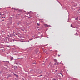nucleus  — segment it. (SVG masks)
<instances>
[{
    "instance_id": "nucleus-17",
    "label": "nucleus",
    "mask_w": 80,
    "mask_h": 80,
    "mask_svg": "<svg viewBox=\"0 0 80 80\" xmlns=\"http://www.w3.org/2000/svg\"><path fill=\"white\" fill-rule=\"evenodd\" d=\"M41 73H42V71L40 72L39 73V74H41Z\"/></svg>"
},
{
    "instance_id": "nucleus-27",
    "label": "nucleus",
    "mask_w": 80,
    "mask_h": 80,
    "mask_svg": "<svg viewBox=\"0 0 80 80\" xmlns=\"http://www.w3.org/2000/svg\"><path fill=\"white\" fill-rule=\"evenodd\" d=\"M42 75H41L39 76V77H42Z\"/></svg>"
},
{
    "instance_id": "nucleus-33",
    "label": "nucleus",
    "mask_w": 80,
    "mask_h": 80,
    "mask_svg": "<svg viewBox=\"0 0 80 80\" xmlns=\"http://www.w3.org/2000/svg\"><path fill=\"white\" fill-rule=\"evenodd\" d=\"M59 63H60V64H61V62H59Z\"/></svg>"
},
{
    "instance_id": "nucleus-40",
    "label": "nucleus",
    "mask_w": 80,
    "mask_h": 80,
    "mask_svg": "<svg viewBox=\"0 0 80 80\" xmlns=\"http://www.w3.org/2000/svg\"><path fill=\"white\" fill-rule=\"evenodd\" d=\"M4 18H5V17H4Z\"/></svg>"
},
{
    "instance_id": "nucleus-45",
    "label": "nucleus",
    "mask_w": 80,
    "mask_h": 80,
    "mask_svg": "<svg viewBox=\"0 0 80 80\" xmlns=\"http://www.w3.org/2000/svg\"><path fill=\"white\" fill-rule=\"evenodd\" d=\"M2 80H3V79Z\"/></svg>"
},
{
    "instance_id": "nucleus-26",
    "label": "nucleus",
    "mask_w": 80,
    "mask_h": 80,
    "mask_svg": "<svg viewBox=\"0 0 80 80\" xmlns=\"http://www.w3.org/2000/svg\"><path fill=\"white\" fill-rule=\"evenodd\" d=\"M16 74H14V75H15V76H16Z\"/></svg>"
},
{
    "instance_id": "nucleus-25",
    "label": "nucleus",
    "mask_w": 80,
    "mask_h": 80,
    "mask_svg": "<svg viewBox=\"0 0 80 80\" xmlns=\"http://www.w3.org/2000/svg\"><path fill=\"white\" fill-rule=\"evenodd\" d=\"M45 38H48V37H45Z\"/></svg>"
},
{
    "instance_id": "nucleus-29",
    "label": "nucleus",
    "mask_w": 80,
    "mask_h": 80,
    "mask_svg": "<svg viewBox=\"0 0 80 80\" xmlns=\"http://www.w3.org/2000/svg\"><path fill=\"white\" fill-rule=\"evenodd\" d=\"M9 76V77H11V76L10 75H9V76Z\"/></svg>"
},
{
    "instance_id": "nucleus-28",
    "label": "nucleus",
    "mask_w": 80,
    "mask_h": 80,
    "mask_svg": "<svg viewBox=\"0 0 80 80\" xmlns=\"http://www.w3.org/2000/svg\"><path fill=\"white\" fill-rule=\"evenodd\" d=\"M4 19H3V20H2V21L3 22V21H4Z\"/></svg>"
},
{
    "instance_id": "nucleus-35",
    "label": "nucleus",
    "mask_w": 80,
    "mask_h": 80,
    "mask_svg": "<svg viewBox=\"0 0 80 80\" xmlns=\"http://www.w3.org/2000/svg\"><path fill=\"white\" fill-rule=\"evenodd\" d=\"M9 77L8 76V78Z\"/></svg>"
},
{
    "instance_id": "nucleus-6",
    "label": "nucleus",
    "mask_w": 80,
    "mask_h": 80,
    "mask_svg": "<svg viewBox=\"0 0 80 80\" xmlns=\"http://www.w3.org/2000/svg\"><path fill=\"white\" fill-rule=\"evenodd\" d=\"M11 60H13V57H11Z\"/></svg>"
},
{
    "instance_id": "nucleus-32",
    "label": "nucleus",
    "mask_w": 80,
    "mask_h": 80,
    "mask_svg": "<svg viewBox=\"0 0 80 80\" xmlns=\"http://www.w3.org/2000/svg\"><path fill=\"white\" fill-rule=\"evenodd\" d=\"M13 40V42H14V41H15V40Z\"/></svg>"
},
{
    "instance_id": "nucleus-2",
    "label": "nucleus",
    "mask_w": 80,
    "mask_h": 80,
    "mask_svg": "<svg viewBox=\"0 0 80 80\" xmlns=\"http://www.w3.org/2000/svg\"><path fill=\"white\" fill-rule=\"evenodd\" d=\"M46 27H51L50 25H47L45 26Z\"/></svg>"
},
{
    "instance_id": "nucleus-44",
    "label": "nucleus",
    "mask_w": 80,
    "mask_h": 80,
    "mask_svg": "<svg viewBox=\"0 0 80 80\" xmlns=\"http://www.w3.org/2000/svg\"><path fill=\"white\" fill-rule=\"evenodd\" d=\"M62 64H63V63H62Z\"/></svg>"
},
{
    "instance_id": "nucleus-39",
    "label": "nucleus",
    "mask_w": 80,
    "mask_h": 80,
    "mask_svg": "<svg viewBox=\"0 0 80 80\" xmlns=\"http://www.w3.org/2000/svg\"><path fill=\"white\" fill-rule=\"evenodd\" d=\"M65 68H64V69H65Z\"/></svg>"
},
{
    "instance_id": "nucleus-19",
    "label": "nucleus",
    "mask_w": 80,
    "mask_h": 80,
    "mask_svg": "<svg viewBox=\"0 0 80 80\" xmlns=\"http://www.w3.org/2000/svg\"><path fill=\"white\" fill-rule=\"evenodd\" d=\"M8 47L9 48H10V46H8Z\"/></svg>"
},
{
    "instance_id": "nucleus-21",
    "label": "nucleus",
    "mask_w": 80,
    "mask_h": 80,
    "mask_svg": "<svg viewBox=\"0 0 80 80\" xmlns=\"http://www.w3.org/2000/svg\"><path fill=\"white\" fill-rule=\"evenodd\" d=\"M74 35H77V32H76V33L74 34Z\"/></svg>"
},
{
    "instance_id": "nucleus-37",
    "label": "nucleus",
    "mask_w": 80,
    "mask_h": 80,
    "mask_svg": "<svg viewBox=\"0 0 80 80\" xmlns=\"http://www.w3.org/2000/svg\"><path fill=\"white\" fill-rule=\"evenodd\" d=\"M1 15V13H0V15Z\"/></svg>"
},
{
    "instance_id": "nucleus-18",
    "label": "nucleus",
    "mask_w": 80,
    "mask_h": 80,
    "mask_svg": "<svg viewBox=\"0 0 80 80\" xmlns=\"http://www.w3.org/2000/svg\"><path fill=\"white\" fill-rule=\"evenodd\" d=\"M22 31H23V32H24V30L23 29H22Z\"/></svg>"
},
{
    "instance_id": "nucleus-7",
    "label": "nucleus",
    "mask_w": 80,
    "mask_h": 80,
    "mask_svg": "<svg viewBox=\"0 0 80 80\" xmlns=\"http://www.w3.org/2000/svg\"><path fill=\"white\" fill-rule=\"evenodd\" d=\"M37 25H38V26H40V24H39V23H37Z\"/></svg>"
},
{
    "instance_id": "nucleus-15",
    "label": "nucleus",
    "mask_w": 80,
    "mask_h": 80,
    "mask_svg": "<svg viewBox=\"0 0 80 80\" xmlns=\"http://www.w3.org/2000/svg\"><path fill=\"white\" fill-rule=\"evenodd\" d=\"M16 77H17V78H18V75H16Z\"/></svg>"
},
{
    "instance_id": "nucleus-23",
    "label": "nucleus",
    "mask_w": 80,
    "mask_h": 80,
    "mask_svg": "<svg viewBox=\"0 0 80 80\" xmlns=\"http://www.w3.org/2000/svg\"><path fill=\"white\" fill-rule=\"evenodd\" d=\"M72 24H71V27H72Z\"/></svg>"
},
{
    "instance_id": "nucleus-22",
    "label": "nucleus",
    "mask_w": 80,
    "mask_h": 80,
    "mask_svg": "<svg viewBox=\"0 0 80 80\" xmlns=\"http://www.w3.org/2000/svg\"><path fill=\"white\" fill-rule=\"evenodd\" d=\"M30 40H33V38H32L30 39Z\"/></svg>"
},
{
    "instance_id": "nucleus-38",
    "label": "nucleus",
    "mask_w": 80,
    "mask_h": 80,
    "mask_svg": "<svg viewBox=\"0 0 80 80\" xmlns=\"http://www.w3.org/2000/svg\"><path fill=\"white\" fill-rule=\"evenodd\" d=\"M16 68H17V66H16Z\"/></svg>"
},
{
    "instance_id": "nucleus-3",
    "label": "nucleus",
    "mask_w": 80,
    "mask_h": 80,
    "mask_svg": "<svg viewBox=\"0 0 80 80\" xmlns=\"http://www.w3.org/2000/svg\"><path fill=\"white\" fill-rule=\"evenodd\" d=\"M32 64H34V65H36V62H33Z\"/></svg>"
},
{
    "instance_id": "nucleus-41",
    "label": "nucleus",
    "mask_w": 80,
    "mask_h": 80,
    "mask_svg": "<svg viewBox=\"0 0 80 80\" xmlns=\"http://www.w3.org/2000/svg\"><path fill=\"white\" fill-rule=\"evenodd\" d=\"M39 33H40V32H39Z\"/></svg>"
},
{
    "instance_id": "nucleus-31",
    "label": "nucleus",
    "mask_w": 80,
    "mask_h": 80,
    "mask_svg": "<svg viewBox=\"0 0 80 80\" xmlns=\"http://www.w3.org/2000/svg\"><path fill=\"white\" fill-rule=\"evenodd\" d=\"M4 18L3 17H2V18Z\"/></svg>"
},
{
    "instance_id": "nucleus-30",
    "label": "nucleus",
    "mask_w": 80,
    "mask_h": 80,
    "mask_svg": "<svg viewBox=\"0 0 80 80\" xmlns=\"http://www.w3.org/2000/svg\"><path fill=\"white\" fill-rule=\"evenodd\" d=\"M21 59H23V57H22V58H21Z\"/></svg>"
},
{
    "instance_id": "nucleus-8",
    "label": "nucleus",
    "mask_w": 80,
    "mask_h": 80,
    "mask_svg": "<svg viewBox=\"0 0 80 80\" xmlns=\"http://www.w3.org/2000/svg\"><path fill=\"white\" fill-rule=\"evenodd\" d=\"M78 18H77L75 19V20H78Z\"/></svg>"
},
{
    "instance_id": "nucleus-10",
    "label": "nucleus",
    "mask_w": 80,
    "mask_h": 80,
    "mask_svg": "<svg viewBox=\"0 0 80 80\" xmlns=\"http://www.w3.org/2000/svg\"><path fill=\"white\" fill-rule=\"evenodd\" d=\"M72 28H76V27H74L73 26H72Z\"/></svg>"
},
{
    "instance_id": "nucleus-24",
    "label": "nucleus",
    "mask_w": 80,
    "mask_h": 80,
    "mask_svg": "<svg viewBox=\"0 0 80 80\" xmlns=\"http://www.w3.org/2000/svg\"><path fill=\"white\" fill-rule=\"evenodd\" d=\"M42 36H43V34L41 35V37H42Z\"/></svg>"
},
{
    "instance_id": "nucleus-11",
    "label": "nucleus",
    "mask_w": 80,
    "mask_h": 80,
    "mask_svg": "<svg viewBox=\"0 0 80 80\" xmlns=\"http://www.w3.org/2000/svg\"><path fill=\"white\" fill-rule=\"evenodd\" d=\"M57 63H56H56H54V65H57Z\"/></svg>"
},
{
    "instance_id": "nucleus-34",
    "label": "nucleus",
    "mask_w": 80,
    "mask_h": 80,
    "mask_svg": "<svg viewBox=\"0 0 80 80\" xmlns=\"http://www.w3.org/2000/svg\"><path fill=\"white\" fill-rule=\"evenodd\" d=\"M65 10H67V9L66 8H65Z\"/></svg>"
},
{
    "instance_id": "nucleus-5",
    "label": "nucleus",
    "mask_w": 80,
    "mask_h": 80,
    "mask_svg": "<svg viewBox=\"0 0 80 80\" xmlns=\"http://www.w3.org/2000/svg\"><path fill=\"white\" fill-rule=\"evenodd\" d=\"M3 62H8L9 63H10V62H9V61H3Z\"/></svg>"
},
{
    "instance_id": "nucleus-1",
    "label": "nucleus",
    "mask_w": 80,
    "mask_h": 80,
    "mask_svg": "<svg viewBox=\"0 0 80 80\" xmlns=\"http://www.w3.org/2000/svg\"><path fill=\"white\" fill-rule=\"evenodd\" d=\"M54 62H55L56 63H57V65H58V64H59V62H58L57 60V59H54Z\"/></svg>"
},
{
    "instance_id": "nucleus-14",
    "label": "nucleus",
    "mask_w": 80,
    "mask_h": 80,
    "mask_svg": "<svg viewBox=\"0 0 80 80\" xmlns=\"http://www.w3.org/2000/svg\"><path fill=\"white\" fill-rule=\"evenodd\" d=\"M58 2L59 3H60V5H61V6H62V4H61V3H60V2H59V1H58Z\"/></svg>"
},
{
    "instance_id": "nucleus-13",
    "label": "nucleus",
    "mask_w": 80,
    "mask_h": 80,
    "mask_svg": "<svg viewBox=\"0 0 80 80\" xmlns=\"http://www.w3.org/2000/svg\"><path fill=\"white\" fill-rule=\"evenodd\" d=\"M60 73V74H61V75H62V77H63V75L61 73Z\"/></svg>"
},
{
    "instance_id": "nucleus-36",
    "label": "nucleus",
    "mask_w": 80,
    "mask_h": 80,
    "mask_svg": "<svg viewBox=\"0 0 80 80\" xmlns=\"http://www.w3.org/2000/svg\"><path fill=\"white\" fill-rule=\"evenodd\" d=\"M12 8V9H13V8Z\"/></svg>"
},
{
    "instance_id": "nucleus-43",
    "label": "nucleus",
    "mask_w": 80,
    "mask_h": 80,
    "mask_svg": "<svg viewBox=\"0 0 80 80\" xmlns=\"http://www.w3.org/2000/svg\"><path fill=\"white\" fill-rule=\"evenodd\" d=\"M77 35H78L77 34Z\"/></svg>"
},
{
    "instance_id": "nucleus-20",
    "label": "nucleus",
    "mask_w": 80,
    "mask_h": 80,
    "mask_svg": "<svg viewBox=\"0 0 80 80\" xmlns=\"http://www.w3.org/2000/svg\"><path fill=\"white\" fill-rule=\"evenodd\" d=\"M58 57H60V55H59V54H58Z\"/></svg>"
},
{
    "instance_id": "nucleus-4",
    "label": "nucleus",
    "mask_w": 80,
    "mask_h": 80,
    "mask_svg": "<svg viewBox=\"0 0 80 80\" xmlns=\"http://www.w3.org/2000/svg\"><path fill=\"white\" fill-rule=\"evenodd\" d=\"M13 9H14V10H16V11L18 10V9H16L15 8H14Z\"/></svg>"
},
{
    "instance_id": "nucleus-9",
    "label": "nucleus",
    "mask_w": 80,
    "mask_h": 80,
    "mask_svg": "<svg viewBox=\"0 0 80 80\" xmlns=\"http://www.w3.org/2000/svg\"><path fill=\"white\" fill-rule=\"evenodd\" d=\"M69 79H70V80H72V78H69Z\"/></svg>"
},
{
    "instance_id": "nucleus-12",
    "label": "nucleus",
    "mask_w": 80,
    "mask_h": 80,
    "mask_svg": "<svg viewBox=\"0 0 80 80\" xmlns=\"http://www.w3.org/2000/svg\"><path fill=\"white\" fill-rule=\"evenodd\" d=\"M2 33H4V31H1Z\"/></svg>"
},
{
    "instance_id": "nucleus-42",
    "label": "nucleus",
    "mask_w": 80,
    "mask_h": 80,
    "mask_svg": "<svg viewBox=\"0 0 80 80\" xmlns=\"http://www.w3.org/2000/svg\"><path fill=\"white\" fill-rule=\"evenodd\" d=\"M51 51H52V50H51Z\"/></svg>"
},
{
    "instance_id": "nucleus-16",
    "label": "nucleus",
    "mask_w": 80,
    "mask_h": 80,
    "mask_svg": "<svg viewBox=\"0 0 80 80\" xmlns=\"http://www.w3.org/2000/svg\"><path fill=\"white\" fill-rule=\"evenodd\" d=\"M22 10H19V11H18V12H22Z\"/></svg>"
}]
</instances>
